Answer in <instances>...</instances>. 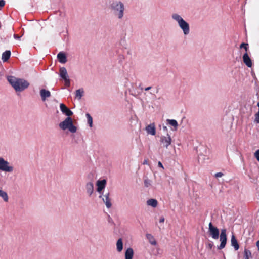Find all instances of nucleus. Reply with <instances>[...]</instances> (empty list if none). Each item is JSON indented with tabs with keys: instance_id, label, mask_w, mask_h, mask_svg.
<instances>
[{
	"instance_id": "obj_21",
	"label": "nucleus",
	"mask_w": 259,
	"mask_h": 259,
	"mask_svg": "<svg viewBox=\"0 0 259 259\" xmlns=\"http://www.w3.org/2000/svg\"><path fill=\"white\" fill-rule=\"evenodd\" d=\"M60 76L63 79H65L68 78L67 70L65 67H61L59 70Z\"/></svg>"
},
{
	"instance_id": "obj_25",
	"label": "nucleus",
	"mask_w": 259,
	"mask_h": 259,
	"mask_svg": "<svg viewBox=\"0 0 259 259\" xmlns=\"http://www.w3.org/2000/svg\"><path fill=\"white\" fill-rule=\"evenodd\" d=\"M84 90L82 88L77 90L75 91V98L80 100L83 96Z\"/></svg>"
},
{
	"instance_id": "obj_17",
	"label": "nucleus",
	"mask_w": 259,
	"mask_h": 259,
	"mask_svg": "<svg viewBox=\"0 0 259 259\" xmlns=\"http://www.w3.org/2000/svg\"><path fill=\"white\" fill-rule=\"evenodd\" d=\"M57 58L61 63L64 64L67 62L66 55L63 52H59L57 55Z\"/></svg>"
},
{
	"instance_id": "obj_32",
	"label": "nucleus",
	"mask_w": 259,
	"mask_h": 259,
	"mask_svg": "<svg viewBox=\"0 0 259 259\" xmlns=\"http://www.w3.org/2000/svg\"><path fill=\"white\" fill-rule=\"evenodd\" d=\"M255 122L259 123V111L255 114Z\"/></svg>"
},
{
	"instance_id": "obj_31",
	"label": "nucleus",
	"mask_w": 259,
	"mask_h": 259,
	"mask_svg": "<svg viewBox=\"0 0 259 259\" xmlns=\"http://www.w3.org/2000/svg\"><path fill=\"white\" fill-rule=\"evenodd\" d=\"M63 80L65 81V85L67 87H69L70 85V81L69 77Z\"/></svg>"
},
{
	"instance_id": "obj_36",
	"label": "nucleus",
	"mask_w": 259,
	"mask_h": 259,
	"mask_svg": "<svg viewBox=\"0 0 259 259\" xmlns=\"http://www.w3.org/2000/svg\"><path fill=\"white\" fill-rule=\"evenodd\" d=\"M164 220H165V219L163 217H161L160 219H159V223H164Z\"/></svg>"
},
{
	"instance_id": "obj_20",
	"label": "nucleus",
	"mask_w": 259,
	"mask_h": 259,
	"mask_svg": "<svg viewBox=\"0 0 259 259\" xmlns=\"http://www.w3.org/2000/svg\"><path fill=\"white\" fill-rule=\"evenodd\" d=\"M146 204L148 206H151L153 208H155L158 205V201L155 199H149L146 201Z\"/></svg>"
},
{
	"instance_id": "obj_38",
	"label": "nucleus",
	"mask_w": 259,
	"mask_h": 259,
	"mask_svg": "<svg viewBox=\"0 0 259 259\" xmlns=\"http://www.w3.org/2000/svg\"><path fill=\"white\" fill-rule=\"evenodd\" d=\"M14 37L15 39H18L20 38L19 36H18L17 35H15V34L14 35Z\"/></svg>"
},
{
	"instance_id": "obj_41",
	"label": "nucleus",
	"mask_w": 259,
	"mask_h": 259,
	"mask_svg": "<svg viewBox=\"0 0 259 259\" xmlns=\"http://www.w3.org/2000/svg\"><path fill=\"white\" fill-rule=\"evenodd\" d=\"M147 164V160H144V162H143V164Z\"/></svg>"
},
{
	"instance_id": "obj_30",
	"label": "nucleus",
	"mask_w": 259,
	"mask_h": 259,
	"mask_svg": "<svg viewBox=\"0 0 259 259\" xmlns=\"http://www.w3.org/2000/svg\"><path fill=\"white\" fill-rule=\"evenodd\" d=\"M240 48H244L247 52L248 49V44L246 43H242L240 46Z\"/></svg>"
},
{
	"instance_id": "obj_34",
	"label": "nucleus",
	"mask_w": 259,
	"mask_h": 259,
	"mask_svg": "<svg viewBox=\"0 0 259 259\" xmlns=\"http://www.w3.org/2000/svg\"><path fill=\"white\" fill-rule=\"evenodd\" d=\"M254 156L258 161H259V149L256 150L254 153Z\"/></svg>"
},
{
	"instance_id": "obj_28",
	"label": "nucleus",
	"mask_w": 259,
	"mask_h": 259,
	"mask_svg": "<svg viewBox=\"0 0 259 259\" xmlns=\"http://www.w3.org/2000/svg\"><path fill=\"white\" fill-rule=\"evenodd\" d=\"M86 117L90 126L92 127L93 126V119L89 113L86 114Z\"/></svg>"
},
{
	"instance_id": "obj_40",
	"label": "nucleus",
	"mask_w": 259,
	"mask_h": 259,
	"mask_svg": "<svg viewBox=\"0 0 259 259\" xmlns=\"http://www.w3.org/2000/svg\"><path fill=\"white\" fill-rule=\"evenodd\" d=\"M151 89V87H147V88H146L145 89V91H148V90H150V89Z\"/></svg>"
},
{
	"instance_id": "obj_37",
	"label": "nucleus",
	"mask_w": 259,
	"mask_h": 259,
	"mask_svg": "<svg viewBox=\"0 0 259 259\" xmlns=\"http://www.w3.org/2000/svg\"><path fill=\"white\" fill-rule=\"evenodd\" d=\"M158 167H161L162 168V169H164V167L162 164V163L160 162V161H159L158 163Z\"/></svg>"
},
{
	"instance_id": "obj_39",
	"label": "nucleus",
	"mask_w": 259,
	"mask_h": 259,
	"mask_svg": "<svg viewBox=\"0 0 259 259\" xmlns=\"http://www.w3.org/2000/svg\"><path fill=\"white\" fill-rule=\"evenodd\" d=\"M256 246L257 247L258 250H259V240L256 242Z\"/></svg>"
},
{
	"instance_id": "obj_5",
	"label": "nucleus",
	"mask_w": 259,
	"mask_h": 259,
	"mask_svg": "<svg viewBox=\"0 0 259 259\" xmlns=\"http://www.w3.org/2000/svg\"><path fill=\"white\" fill-rule=\"evenodd\" d=\"M13 166L4 158L0 157V170L5 172H12L13 171Z\"/></svg>"
},
{
	"instance_id": "obj_18",
	"label": "nucleus",
	"mask_w": 259,
	"mask_h": 259,
	"mask_svg": "<svg viewBox=\"0 0 259 259\" xmlns=\"http://www.w3.org/2000/svg\"><path fill=\"white\" fill-rule=\"evenodd\" d=\"M166 122L168 124L173 127V128L171 129L172 131H176L178 130V123L176 120L167 119Z\"/></svg>"
},
{
	"instance_id": "obj_8",
	"label": "nucleus",
	"mask_w": 259,
	"mask_h": 259,
	"mask_svg": "<svg viewBox=\"0 0 259 259\" xmlns=\"http://www.w3.org/2000/svg\"><path fill=\"white\" fill-rule=\"evenodd\" d=\"M160 142L163 146L166 149L171 145L172 139L170 136L167 134L166 136H161L160 138Z\"/></svg>"
},
{
	"instance_id": "obj_13",
	"label": "nucleus",
	"mask_w": 259,
	"mask_h": 259,
	"mask_svg": "<svg viewBox=\"0 0 259 259\" xmlns=\"http://www.w3.org/2000/svg\"><path fill=\"white\" fill-rule=\"evenodd\" d=\"M243 62L245 64V65L248 67H251L252 66V61L249 57L247 52H246L242 57Z\"/></svg>"
},
{
	"instance_id": "obj_33",
	"label": "nucleus",
	"mask_w": 259,
	"mask_h": 259,
	"mask_svg": "<svg viewBox=\"0 0 259 259\" xmlns=\"http://www.w3.org/2000/svg\"><path fill=\"white\" fill-rule=\"evenodd\" d=\"M5 5V1L4 0H0V10L4 7Z\"/></svg>"
},
{
	"instance_id": "obj_24",
	"label": "nucleus",
	"mask_w": 259,
	"mask_h": 259,
	"mask_svg": "<svg viewBox=\"0 0 259 259\" xmlns=\"http://www.w3.org/2000/svg\"><path fill=\"white\" fill-rule=\"evenodd\" d=\"M146 237L147 239L148 240L149 243L153 245H156L157 244L156 241L155 240L154 237L151 234H147L146 235Z\"/></svg>"
},
{
	"instance_id": "obj_9",
	"label": "nucleus",
	"mask_w": 259,
	"mask_h": 259,
	"mask_svg": "<svg viewBox=\"0 0 259 259\" xmlns=\"http://www.w3.org/2000/svg\"><path fill=\"white\" fill-rule=\"evenodd\" d=\"M110 194L107 193V194L102 195H101L99 197L102 198L104 203L105 204L106 206L108 208H110L112 206V203L111 202V199L109 198Z\"/></svg>"
},
{
	"instance_id": "obj_16",
	"label": "nucleus",
	"mask_w": 259,
	"mask_h": 259,
	"mask_svg": "<svg viewBox=\"0 0 259 259\" xmlns=\"http://www.w3.org/2000/svg\"><path fill=\"white\" fill-rule=\"evenodd\" d=\"M40 95L41 99L43 101H45L46 98H49L51 96V93L49 91L45 89H41L40 91Z\"/></svg>"
},
{
	"instance_id": "obj_26",
	"label": "nucleus",
	"mask_w": 259,
	"mask_h": 259,
	"mask_svg": "<svg viewBox=\"0 0 259 259\" xmlns=\"http://www.w3.org/2000/svg\"><path fill=\"white\" fill-rule=\"evenodd\" d=\"M0 197H2L5 202H7L8 200V196L5 192L0 190Z\"/></svg>"
},
{
	"instance_id": "obj_35",
	"label": "nucleus",
	"mask_w": 259,
	"mask_h": 259,
	"mask_svg": "<svg viewBox=\"0 0 259 259\" xmlns=\"http://www.w3.org/2000/svg\"><path fill=\"white\" fill-rule=\"evenodd\" d=\"M223 176V174L222 173V172H217L215 174V177L216 178H219V177H221Z\"/></svg>"
},
{
	"instance_id": "obj_1",
	"label": "nucleus",
	"mask_w": 259,
	"mask_h": 259,
	"mask_svg": "<svg viewBox=\"0 0 259 259\" xmlns=\"http://www.w3.org/2000/svg\"><path fill=\"white\" fill-rule=\"evenodd\" d=\"M109 8L118 19L122 20L123 18L125 8L123 2L117 0L113 1L110 3Z\"/></svg>"
},
{
	"instance_id": "obj_19",
	"label": "nucleus",
	"mask_w": 259,
	"mask_h": 259,
	"mask_svg": "<svg viewBox=\"0 0 259 259\" xmlns=\"http://www.w3.org/2000/svg\"><path fill=\"white\" fill-rule=\"evenodd\" d=\"M116 250L118 252H121L123 248V241L121 238H119L117 240L116 243Z\"/></svg>"
},
{
	"instance_id": "obj_4",
	"label": "nucleus",
	"mask_w": 259,
	"mask_h": 259,
	"mask_svg": "<svg viewBox=\"0 0 259 259\" xmlns=\"http://www.w3.org/2000/svg\"><path fill=\"white\" fill-rule=\"evenodd\" d=\"M60 128L63 130H68L72 133L76 132L77 128L73 124L72 119L70 117H67L63 121L59 124Z\"/></svg>"
},
{
	"instance_id": "obj_14",
	"label": "nucleus",
	"mask_w": 259,
	"mask_h": 259,
	"mask_svg": "<svg viewBox=\"0 0 259 259\" xmlns=\"http://www.w3.org/2000/svg\"><path fill=\"white\" fill-rule=\"evenodd\" d=\"M134 251L132 248L128 247L126 249L125 251V259H133Z\"/></svg>"
},
{
	"instance_id": "obj_27",
	"label": "nucleus",
	"mask_w": 259,
	"mask_h": 259,
	"mask_svg": "<svg viewBox=\"0 0 259 259\" xmlns=\"http://www.w3.org/2000/svg\"><path fill=\"white\" fill-rule=\"evenodd\" d=\"M244 254V259H250L252 257L251 252L249 250L245 249Z\"/></svg>"
},
{
	"instance_id": "obj_11",
	"label": "nucleus",
	"mask_w": 259,
	"mask_h": 259,
	"mask_svg": "<svg viewBox=\"0 0 259 259\" xmlns=\"http://www.w3.org/2000/svg\"><path fill=\"white\" fill-rule=\"evenodd\" d=\"M106 184V181L105 179L102 180H98L97 182V191L100 194L101 191L105 188Z\"/></svg>"
},
{
	"instance_id": "obj_3",
	"label": "nucleus",
	"mask_w": 259,
	"mask_h": 259,
	"mask_svg": "<svg viewBox=\"0 0 259 259\" xmlns=\"http://www.w3.org/2000/svg\"><path fill=\"white\" fill-rule=\"evenodd\" d=\"M171 18L178 23L179 27L181 29L185 35H187L190 33V29L189 24L181 15L178 13H173L171 15Z\"/></svg>"
},
{
	"instance_id": "obj_29",
	"label": "nucleus",
	"mask_w": 259,
	"mask_h": 259,
	"mask_svg": "<svg viewBox=\"0 0 259 259\" xmlns=\"http://www.w3.org/2000/svg\"><path fill=\"white\" fill-rule=\"evenodd\" d=\"M144 186L146 187H149L151 186L152 181L148 179L147 178H145L144 179Z\"/></svg>"
},
{
	"instance_id": "obj_22",
	"label": "nucleus",
	"mask_w": 259,
	"mask_h": 259,
	"mask_svg": "<svg viewBox=\"0 0 259 259\" xmlns=\"http://www.w3.org/2000/svg\"><path fill=\"white\" fill-rule=\"evenodd\" d=\"M11 56V51L7 50L5 51L2 56V59L4 62H7L10 58Z\"/></svg>"
},
{
	"instance_id": "obj_42",
	"label": "nucleus",
	"mask_w": 259,
	"mask_h": 259,
	"mask_svg": "<svg viewBox=\"0 0 259 259\" xmlns=\"http://www.w3.org/2000/svg\"><path fill=\"white\" fill-rule=\"evenodd\" d=\"M163 130L166 131L167 129V127L166 126H163Z\"/></svg>"
},
{
	"instance_id": "obj_10",
	"label": "nucleus",
	"mask_w": 259,
	"mask_h": 259,
	"mask_svg": "<svg viewBox=\"0 0 259 259\" xmlns=\"http://www.w3.org/2000/svg\"><path fill=\"white\" fill-rule=\"evenodd\" d=\"M60 108L61 112L68 117H69L73 114V112L64 104L61 103L60 105Z\"/></svg>"
},
{
	"instance_id": "obj_2",
	"label": "nucleus",
	"mask_w": 259,
	"mask_h": 259,
	"mask_svg": "<svg viewBox=\"0 0 259 259\" xmlns=\"http://www.w3.org/2000/svg\"><path fill=\"white\" fill-rule=\"evenodd\" d=\"M7 80L17 92L23 91L28 88L29 85V83L24 79L9 76L7 77Z\"/></svg>"
},
{
	"instance_id": "obj_43",
	"label": "nucleus",
	"mask_w": 259,
	"mask_h": 259,
	"mask_svg": "<svg viewBox=\"0 0 259 259\" xmlns=\"http://www.w3.org/2000/svg\"><path fill=\"white\" fill-rule=\"evenodd\" d=\"M212 246V244H209V246L210 248H211Z\"/></svg>"
},
{
	"instance_id": "obj_23",
	"label": "nucleus",
	"mask_w": 259,
	"mask_h": 259,
	"mask_svg": "<svg viewBox=\"0 0 259 259\" xmlns=\"http://www.w3.org/2000/svg\"><path fill=\"white\" fill-rule=\"evenodd\" d=\"M231 245L234 247L235 250H238L239 248V244L235 237L234 235H232L231 239Z\"/></svg>"
},
{
	"instance_id": "obj_6",
	"label": "nucleus",
	"mask_w": 259,
	"mask_h": 259,
	"mask_svg": "<svg viewBox=\"0 0 259 259\" xmlns=\"http://www.w3.org/2000/svg\"><path fill=\"white\" fill-rule=\"evenodd\" d=\"M208 233L214 239H218L219 237V230L217 227L214 226L211 222L208 225Z\"/></svg>"
},
{
	"instance_id": "obj_12",
	"label": "nucleus",
	"mask_w": 259,
	"mask_h": 259,
	"mask_svg": "<svg viewBox=\"0 0 259 259\" xmlns=\"http://www.w3.org/2000/svg\"><path fill=\"white\" fill-rule=\"evenodd\" d=\"M148 134L154 136L156 134V128L154 123H151L145 127Z\"/></svg>"
},
{
	"instance_id": "obj_44",
	"label": "nucleus",
	"mask_w": 259,
	"mask_h": 259,
	"mask_svg": "<svg viewBox=\"0 0 259 259\" xmlns=\"http://www.w3.org/2000/svg\"><path fill=\"white\" fill-rule=\"evenodd\" d=\"M257 106L258 107V111H259V102L257 103Z\"/></svg>"
},
{
	"instance_id": "obj_7",
	"label": "nucleus",
	"mask_w": 259,
	"mask_h": 259,
	"mask_svg": "<svg viewBox=\"0 0 259 259\" xmlns=\"http://www.w3.org/2000/svg\"><path fill=\"white\" fill-rule=\"evenodd\" d=\"M220 241L221 243L218 248V249H222L225 247L227 242L226 230L225 229H222L221 231Z\"/></svg>"
},
{
	"instance_id": "obj_15",
	"label": "nucleus",
	"mask_w": 259,
	"mask_h": 259,
	"mask_svg": "<svg viewBox=\"0 0 259 259\" xmlns=\"http://www.w3.org/2000/svg\"><path fill=\"white\" fill-rule=\"evenodd\" d=\"M87 193L89 196H91L94 192V185L92 182H88L85 185Z\"/></svg>"
}]
</instances>
